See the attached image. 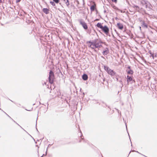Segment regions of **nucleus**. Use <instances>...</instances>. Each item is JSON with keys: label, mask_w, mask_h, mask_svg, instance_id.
<instances>
[{"label": "nucleus", "mask_w": 157, "mask_h": 157, "mask_svg": "<svg viewBox=\"0 0 157 157\" xmlns=\"http://www.w3.org/2000/svg\"><path fill=\"white\" fill-rule=\"evenodd\" d=\"M104 43L105 42H103L100 39H96L92 41H89L86 42V43L90 44L88 45V47L94 50L96 48H98L99 49V48L102 47L101 44Z\"/></svg>", "instance_id": "f257e3e1"}, {"label": "nucleus", "mask_w": 157, "mask_h": 157, "mask_svg": "<svg viewBox=\"0 0 157 157\" xmlns=\"http://www.w3.org/2000/svg\"><path fill=\"white\" fill-rule=\"evenodd\" d=\"M54 78V73L53 71L52 70H51L49 72L48 77L49 82L51 84H52L53 83Z\"/></svg>", "instance_id": "f03ea898"}, {"label": "nucleus", "mask_w": 157, "mask_h": 157, "mask_svg": "<svg viewBox=\"0 0 157 157\" xmlns=\"http://www.w3.org/2000/svg\"><path fill=\"white\" fill-rule=\"evenodd\" d=\"M101 29L106 34L108 35L109 32V29L106 25H105L103 26Z\"/></svg>", "instance_id": "7ed1b4c3"}, {"label": "nucleus", "mask_w": 157, "mask_h": 157, "mask_svg": "<svg viewBox=\"0 0 157 157\" xmlns=\"http://www.w3.org/2000/svg\"><path fill=\"white\" fill-rule=\"evenodd\" d=\"M79 22L80 24L82 26L84 29L86 30L88 29V26L82 20H80Z\"/></svg>", "instance_id": "20e7f679"}, {"label": "nucleus", "mask_w": 157, "mask_h": 157, "mask_svg": "<svg viewBox=\"0 0 157 157\" xmlns=\"http://www.w3.org/2000/svg\"><path fill=\"white\" fill-rule=\"evenodd\" d=\"M109 52V48L107 47L104 48L103 49V51L102 52L103 55L105 56L107 55Z\"/></svg>", "instance_id": "39448f33"}, {"label": "nucleus", "mask_w": 157, "mask_h": 157, "mask_svg": "<svg viewBox=\"0 0 157 157\" xmlns=\"http://www.w3.org/2000/svg\"><path fill=\"white\" fill-rule=\"evenodd\" d=\"M107 73L112 77L114 76L116 74V73L113 70H111L110 69L107 72Z\"/></svg>", "instance_id": "423d86ee"}, {"label": "nucleus", "mask_w": 157, "mask_h": 157, "mask_svg": "<svg viewBox=\"0 0 157 157\" xmlns=\"http://www.w3.org/2000/svg\"><path fill=\"white\" fill-rule=\"evenodd\" d=\"M0 110H1L4 113L8 116L10 118H11L13 121L16 124H17L18 125H19L21 128L23 129L27 133H28L33 139V140H35L30 135H29L25 130H24L21 126H20L16 122H15L14 120H13L11 118V117L8 115L6 113H5L4 111H3L2 109H1V108H0Z\"/></svg>", "instance_id": "0eeeda50"}, {"label": "nucleus", "mask_w": 157, "mask_h": 157, "mask_svg": "<svg viewBox=\"0 0 157 157\" xmlns=\"http://www.w3.org/2000/svg\"><path fill=\"white\" fill-rule=\"evenodd\" d=\"M119 78L120 79L119 80L118 82L121 84L122 85V86L123 83L122 82V80H125V77H124L123 76H122L120 77Z\"/></svg>", "instance_id": "6e6552de"}, {"label": "nucleus", "mask_w": 157, "mask_h": 157, "mask_svg": "<svg viewBox=\"0 0 157 157\" xmlns=\"http://www.w3.org/2000/svg\"><path fill=\"white\" fill-rule=\"evenodd\" d=\"M151 4L148 2L145 5V7L148 10H150L151 9Z\"/></svg>", "instance_id": "1a4fd4ad"}, {"label": "nucleus", "mask_w": 157, "mask_h": 157, "mask_svg": "<svg viewBox=\"0 0 157 157\" xmlns=\"http://www.w3.org/2000/svg\"><path fill=\"white\" fill-rule=\"evenodd\" d=\"M117 27L119 29L122 30L123 29L124 26L122 24L118 23H117Z\"/></svg>", "instance_id": "9d476101"}, {"label": "nucleus", "mask_w": 157, "mask_h": 157, "mask_svg": "<svg viewBox=\"0 0 157 157\" xmlns=\"http://www.w3.org/2000/svg\"><path fill=\"white\" fill-rule=\"evenodd\" d=\"M82 78L83 80L84 81H86L88 79V76L87 74H84L82 75Z\"/></svg>", "instance_id": "9b49d317"}, {"label": "nucleus", "mask_w": 157, "mask_h": 157, "mask_svg": "<svg viewBox=\"0 0 157 157\" xmlns=\"http://www.w3.org/2000/svg\"><path fill=\"white\" fill-rule=\"evenodd\" d=\"M132 7L134 8L137 11L139 12L140 8L138 6L134 4L132 6Z\"/></svg>", "instance_id": "f8f14e48"}, {"label": "nucleus", "mask_w": 157, "mask_h": 157, "mask_svg": "<svg viewBox=\"0 0 157 157\" xmlns=\"http://www.w3.org/2000/svg\"><path fill=\"white\" fill-rule=\"evenodd\" d=\"M49 10L47 8H44L43 9V11L46 14H48L49 13Z\"/></svg>", "instance_id": "ddd939ff"}, {"label": "nucleus", "mask_w": 157, "mask_h": 157, "mask_svg": "<svg viewBox=\"0 0 157 157\" xmlns=\"http://www.w3.org/2000/svg\"><path fill=\"white\" fill-rule=\"evenodd\" d=\"M132 80V78L131 76L127 75V81L128 82H130Z\"/></svg>", "instance_id": "4468645a"}, {"label": "nucleus", "mask_w": 157, "mask_h": 157, "mask_svg": "<svg viewBox=\"0 0 157 157\" xmlns=\"http://www.w3.org/2000/svg\"><path fill=\"white\" fill-rule=\"evenodd\" d=\"M127 73L128 75H132L134 72L132 70H129L128 71L127 70Z\"/></svg>", "instance_id": "2eb2a0df"}, {"label": "nucleus", "mask_w": 157, "mask_h": 157, "mask_svg": "<svg viewBox=\"0 0 157 157\" xmlns=\"http://www.w3.org/2000/svg\"><path fill=\"white\" fill-rule=\"evenodd\" d=\"M98 27L100 28L101 29H102L103 27L101 25V23H98L96 25Z\"/></svg>", "instance_id": "dca6fc26"}, {"label": "nucleus", "mask_w": 157, "mask_h": 157, "mask_svg": "<svg viewBox=\"0 0 157 157\" xmlns=\"http://www.w3.org/2000/svg\"><path fill=\"white\" fill-rule=\"evenodd\" d=\"M96 6L95 5H92L90 7V9L91 11H94L95 9Z\"/></svg>", "instance_id": "f3484780"}, {"label": "nucleus", "mask_w": 157, "mask_h": 157, "mask_svg": "<svg viewBox=\"0 0 157 157\" xmlns=\"http://www.w3.org/2000/svg\"><path fill=\"white\" fill-rule=\"evenodd\" d=\"M142 26H144L146 28H147V25L145 23L144 21H142Z\"/></svg>", "instance_id": "a211bd4d"}, {"label": "nucleus", "mask_w": 157, "mask_h": 157, "mask_svg": "<svg viewBox=\"0 0 157 157\" xmlns=\"http://www.w3.org/2000/svg\"><path fill=\"white\" fill-rule=\"evenodd\" d=\"M147 2L148 1H147L142 0L141 1V3L143 6H144L145 5Z\"/></svg>", "instance_id": "6ab92c4d"}, {"label": "nucleus", "mask_w": 157, "mask_h": 157, "mask_svg": "<svg viewBox=\"0 0 157 157\" xmlns=\"http://www.w3.org/2000/svg\"><path fill=\"white\" fill-rule=\"evenodd\" d=\"M104 69L107 72L110 69V68L107 66H104Z\"/></svg>", "instance_id": "aec40b11"}, {"label": "nucleus", "mask_w": 157, "mask_h": 157, "mask_svg": "<svg viewBox=\"0 0 157 157\" xmlns=\"http://www.w3.org/2000/svg\"><path fill=\"white\" fill-rule=\"evenodd\" d=\"M149 53L150 54V57H152L154 59V53H152L151 51H149Z\"/></svg>", "instance_id": "412c9836"}, {"label": "nucleus", "mask_w": 157, "mask_h": 157, "mask_svg": "<svg viewBox=\"0 0 157 157\" xmlns=\"http://www.w3.org/2000/svg\"><path fill=\"white\" fill-rule=\"evenodd\" d=\"M80 132L81 134V136L80 137H81V139L83 140V141L84 142H86L87 141V140H85L83 138H82V133L81 131H80Z\"/></svg>", "instance_id": "4be33fe9"}, {"label": "nucleus", "mask_w": 157, "mask_h": 157, "mask_svg": "<svg viewBox=\"0 0 157 157\" xmlns=\"http://www.w3.org/2000/svg\"><path fill=\"white\" fill-rule=\"evenodd\" d=\"M50 3L53 6H56V4L53 1H51L50 2Z\"/></svg>", "instance_id": "5701e85b"}, {"label": "nucleus", "mask_w": 157, "mask_h": 157, "mask_svg": "<svg viewBox=\"0 0 157 157\" xmlns=\"http://www.w3.org/2000/svg\"><path fill=\"white\" fill-rule=\"evenodd\" d=\"M102 104H101V105L102 106H103V107H106L107 106L106 104L104 102L102 101Z\"/></svg>", "instance_id": "b1692460"}, {"label": "nucleus", "mask_w": 157, "mask_h": 157, "mask_svg": "<svg viewBox=\"0 0 157 157\" xmlns=\"http://www.w3.org/2000/svg\"><path fill=\"white\" fill-rule=\"evenodd\" d=\"M66 2H65L67 6L68 7L70 5L69 0H66Z\"/></svg>", "instance_id": "393cba45"}, {"label": "nucleus", "mask_w": 157, "mask_h": 157, "mask_svg": "<svg viewBox=\"0 0 157 157\" xmlns=\"http://www.w3.org/2000/svg\"><path fill=\"white\" fill-rule=\"evenodd\" d=\"M53 1L56 4H57L59 2V0H53Z\"/></svg>", "instance_id": "a878e982"}, {"label": "nucleus", "mask_w": 157, "mask_h": 157, "mask_svg": "<svg viewBox=\"0 0 157 157\" xmlns=\"http://www.w3.org/2000/svg\"><path fill=\"white\" fill-rule=\"evenodd\" d=\"M46 82H45L44 81H42V83L43 86H44V85H46Z\"/></svg>", "instance_id": "bb28decb"}, {"label": "nucleus", "mask_w": 157, "mask_h": 157, "mask_svg": "<svg viewBox=\"0 0 157 157\" xmlns=\"http://www.w3.org/2000/svg\"><path fill=\"white\" fill-rule=\"evenodd\" d=\"M4 0H0V5L4 3Z\"/></svg>", "instance_id": "cd10ccee"}, {"label": "nucleus", "mask_w": 157, "mask_h": 157, "mask_svg": "<svg viewBox=\"0 0 157 157\" xmlns=\"http://www.w3.org/2000/svg\"><path fill=\"white\" fill-rule=\"evenodd\" d=\"M132 152H137V153H138L139 154H140V155H143V154H142L140 153L139 152H138V151H135V150H132Z\"/></svg>", "instance_id": "c85d7f7f"}, {"label": "nucleus", "mask_w": 157, "mask_h": 157, "mask_svg": "<svg viewBox=\"0 0 157 157\" xmlns=\"http://www.w3.org/2000/svg\"><path fill=\"white\" fill-rule=\"evenodd\" d=\"M47 151H46V154L45 155H44V154H43V155L41 156L40 157H43L44 156V155H47Z\"/></svg>", "instance_id": "c756f323"}, {"label": "nucleus", "mask_w": 157, "mask_h": 157, "mask_svg": "<svg viewBox=\"0 0 157 157\" xmlns=\"http://www.w3.org/2000/svg\"><path fill=\"white\" fill-rule=\"evenodd\" d=\"M111 1L113 2H114L116 3H117V0H111Z\"/></svg>", "instance_id": "7c9ffc66"}, {"label": "nucleus", "mask_w": 157, "mask_h": 157, "mask_svg": "<svg viewBox=\"0 0 157 157\" xmlns=\"http://www.w3.org/2000/svg\"><path fill=\"white\" fill-rule=\"evenodd\" d=\"M114 9L118 10H120L118 8H117V6L115 8V9Z\"/></svg>", "instance_id": "2f4dec72"}, {"label": "nucleus", "mask_w": 157, "mask_h": 157, "mask_svg": "<svg viewBox=\"0 0 157 157\" xmlns=\"http://www.w3.org/2000/svg\"><path fill=\"white\" fill-rule=\"evenodd\" d=\"M128 69H129V70H131V66H128L127 67Z\"/></svg>", "instance_id": "473e14b6"}, {"label": "nucleus", "mask_w": 157, "mask_h": 157, "mask_svg": "<svg viewBox=\"0 0 157 157\" xmlns=\"http://www.w3.org/2000/svg\"><path fill=\"white\" fill-rule=\"evenodd\" d=\"M116 6L114 5L112 6V7L114 9H115V8L116 7Z\"/></svg>", "instance_id": "72a5a7b5"}, {"label": "nucleus", "mask_w": 157, "mask_h": 157, "mask_svg": "<svg viewBox=\"0 0 157 157\" xmlns=\"http://www.w3.org/2000/svg\"><path fill=\"white\" fill-rule=\"evenodd\" d=\"M119 11H120L121 13H124V11H123V10H118Z\"/></svg>", "instance_id": "f704fd0d"}, {"label": "nucleus", "mask_w": 157, "mask_h": 157, "mask_svg": "<svg viewBox=\"0 0 157 157\" xmlns=\"http://www.w3.org/2000/svg\"><path fill=\"white\" fill-rule=\"evenodd\" d=\"M21 0H16V2H20Z\"/></svg>", "instance_id": "c9c22d12"}, {"label": "nucleus", "mask_w": 157, "mask_h": 157, "mask_svg": "<svg viewBox=\"0 0 157 157\" xmlns=\"http://www.w3.org/2000/svg\"><path fill=\"white\" fill-rule=\"evenodd\" d=\"M84 95H85V94L84 93H83V94H82V98H83V97H84Z\"/></svg>", "instance_id": "e433bc0d"}, {"label": "nucleus", "mask_w": 157, "mask_h": 157, "mask_svg": "<svg viewBox=\"0 0 157 157\" xmlns=\"http://www.w3.org/2000/svg\"><path fill=\"white\" fill-rule=\"evenodd\" d=\"M116 79H117V81H118V82L119 80L118 79V78H117V77H116Z\"/></svg>", "instance_id": "4c0bfd02"}, {"label": "nucleus", "mask_w": 157, "mask_h": 157, "mask_svg": "<svg viewBox=\"0 0 157 157\" xmlns=\"http://www.w3.org/2000/svg\"><path fill=\"white\" fill-rule=\"evenodd\" d=\"M115 19L116 20H117L118 19V18L117 17H115Z\"/></svg>", "instance_id": "58836bf2"}, {"label": "nucleus", "mask_w": 157, "mask_h": 157, "mask_svg": "<svg viewBox=\"0 0 157 157\" xmlns=\"http://www.w3.org/2000/svg\"><path fill=\"white\" fill-rule=\"evenodd\" d=\"M93 103H95H95H98V102H93Z\"/></svg>", "instance_id": "ea45409f"}, {"label": "nucleus", "mask_w": 157, "mask_h": 157, "mask_svg": "<svg viewBox=\"0 0 157 157\" xmlns=\"http://www.w3.org/2000/svg\"><path fill=\"white\" fill-rule=\"evenodd\" d=\"M99 20V19H96L95 20V21H98Z\"/></svg>", "instance_id": "a19ab883"}, {"label": "nucleus", "mask_w": 157, "mask_h": 157, "mask_svg": "<svg viewBox=\"0 0 157 157\" xmlns=\"http://www.w3.org/2000/svg\"><path fill=\"white\" fill-rule=\"evenodd\" d=\"M125 125H126V129H127V125L126 123H125Z\"/></svg>", "instance_id": "79ce46f5"}, {"label": "nucleus", "mask_w": 157, "mask_h": 157, "mask_svg": "<svg viewBox=\"0 0 157 157\" xmlns=\"http://www.w3.org/2000/svg\"><path fill=\"white\" fill-rule=\"evenodd\" d=\"M104 13H105L106 12V11L105 10H104Z\"/></svg>", "instance_id": "37998d69"}, {"label": "nucleus", "mask_w": 157, "mask_h": 157, "mask_svg": "<svg viewBox=\"0 0 157 157\" xmlns=\"http://www.w3.org/2000/svg\"><path fill=\"white\" fill-rule=\"evenodd\" d=\"M101 57L102 58L104 59V57L103 56H101Z\"/></svg>", "instance_id": "c03bdc74"}, {"label": "nucleus", "mask_w": 157, "mask_h": 157, "mask_svg": "<svg viewBox=\"0 0 157 157\" xmlns=\"http://www.w3.org/2000/svg\"><path fill=\"white\" fill-rule=\"evenodd\" d=\"M10 100L12 102H13L12 101V100H10Z\"/></svg>", "instance_id": "a18cd8bd"}, {"label": "nucleus", "mask_w": 157, "mask_h": 157, "mask_svg": "<svg viewBox=\"0 0 157 157\" xmlns=\"http://www.w3.org/2000/svg\"><path fill=\"white\" fill-rule=\"evenodd\" d=\"M26 110H27V111H30V110H27V109H26Z\"/></svg>", "instance_id": "49530a36"}, {"label": "nucleus", "mask_w": 157, "mask_h": 157, "mask_svg": "<svg viewBox=\"0 0 157 157\" xmlns=\"http://www.w3.org/2000/svg\"><path fill=\"white\" fill-rule=\"evenodd\" d=\"M81 142V140H80L79 141V142Z\"/></svg>", "instance_id": "de8ad7c7"}, {"label": "nucleus", "mask_w": 157, "mask_h": 157, "mask_svg": "<svg viewBox=\"0 0 157 157\" xmlns=\"http://www.w3.org/2000/svg\"><path fill=\"white\" fill-rule=\"evenodd\" d=\"M49 146H50V144H49V145H48V146H49Z\"/></svg>", "instance_id": "09e8293b"}, {"label": "nucleus", "mask_w": 157, "mask_h": 157, "mask_svg": "<svg viewBox=\"0 0 157 157\" xmlns=\"http://www.w3.org/2000/svg\"><path fill=\"white\" fill-rule=\"evenodd\" d=\"M49 146H50V144H49V145H48V146H49Z\"/></svg>", "instance_id": "8fccbe9b"}, {"label": "nucleus", "mask_w": 157, "mask_h": 157, "mask_svg": "<svg viewBox=\"0 0 157 157\" xmlns=\"http://www.w3.org/2000/svg\"><path fill=\"white\" fill-rule=\"evenodd\" d=\"M49 146H50V144H49V145H48V146H49Z\"/></svg>", "instance_id": "3c124183"}, {"label": "nucleus", "mask_w": 157, "mask_h": 157, "mask_svg": "<svg viewBox=\"0 0 157 157\" xmlns=\"http://www.w3.org/2000/svg\"><path fill=\"white\" fill-rule=\"evenodd\" d=\"M94 51H95V52H96V51L95 50H94Z\"/></svg>", "instance_id": "603ef678"}, {"label": "nucleus", "mask_w": 157, "mask_h": 157, "mask_svg": "<svg viewBox=\"0 0 157 157\" xmlns=\"http://www.w3.org/2000/svg\"><path fill=\"white\" fill-rule=\"evenodd\" d=\"M130 152H131V151L129 153V155L130 154Z\"/></svg>", "instance_id": "864d4df0"}, {"label": "nucleus", "mask_w": 157, "mask_h": 157, "mask_svg": "<svg viewBox=\"0 0 157 157\" xmlns=\"http://www.w3.org/2000/svg\"><path fill=\"white\" fill-rule=\"evenodd\" d=\"M48 156H50V155H48Z\"/></svg>", "instance_id": "5fc2aeb1"}, {"label": "nucleus", "mask_w": 157, "mask_h": 157, "mask_svg": "<svg viewBox=\"0 0 157 157\" xmlns=\"http://www.w3.org/2000/svg\"><path fill=\"white\" fill-rule=\"evenodd\" d=\"M36 129L38 131L37 129V128H36Z\"/></svg>", "instance_id": "6e6d98bb"}, {"label": "nucleus", "mask_w": 157, "mask_h": 157, "mask_svg": "<svg viewBox=\"0 0 157 157\" xmlns=\"http://www.w3.org/2000/svg\"><path fill=\"white\" fill-rule=\"evenodd\" d=\"M129 138H130V136H129Z\"/></svg>", "instance_id": "4d7b16f0"}, {"label": "nucleus", "mask_w": 157, "mask_h": 157, "mask_svg": "<svg viewBox=\"0 0 157 157\" xmlns=\"http://www.w3.org/2000/svg\"><path fill=\"white\" fill-rule=\"evenodd\" d=\"M131 143H132L131 142ZM132 144H131V145L132 146Z\"/></svg>", "instance_id": "13d9d810"}, {"label": "nucleus", "mask_w": 157, "mask_h": 157, "mask_svg": "<svg viewBox=\"0 0 157 157\" xmlns=\"http://www.w3.org/2000/svg\"><path fill=\"white\" fill-rule=\"evenodd\" d=\"M36 144V142H35Z\"/></svg>", "instance_id": "bf43d9fd"}, {"label": "nucleus", "mask_w": 157, "mask_h": 157, "mask_svg": "<svg viewBox=\"0 0 157 157\" xmlns=\"http://www.w3.org/2000/svg\"><path fill=\"white\" fill-rule=\"evenodd\" d=\"M36 146H38V145H36Z\"/></svg>", "instance_id": "052dcab7"}, {"label": "nucleus", "mask_w": 157, "mask_h": 157, "mask_svg": "<svg viewBox=\"0 0 157 157\" xmlns=\"http://www.w3.org/2000/svg\"><path fill=\"white\" fill-rule=\"evenodd\" d=\"M36 124H37L36 123Z\"/></svg>", "instance_id": "680f3d73"}, {"label": "nucleus", "mask_w": 157, "mask_h": 157, "mask_svg": "<svg viewBox=\"0 0 157 157\" xmlns=\"http://www.w3.org/2000/svg\"><path fill=\"white\" fill-rule=\"evenodd\" d=\"M102 157H103V156H102Z\"/></svg>", "instance_id": "e2e57ef3"}]
</instances>
